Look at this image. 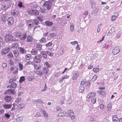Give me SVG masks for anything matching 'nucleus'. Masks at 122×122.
<instances>
[{"mask_svg":"<svg viewBox=\"0 0 122 122\" xmlns=\"http://www.w3.org/2000/svg\"><path fill=\"white\" fill-rule=\"evenodd\" d=\"M5 1V4L2 5V8L3 10L9 8L11 5V3L10 1L8 0H3Z\"/></svg>","mask_w":122,"mask_h":122,"instance_id":"f257e3e1","label":"nucleus"},{"mask_svg":"<svg viewBox=\"0 0 122 122\" xmlns=\"http://www.w3.org/2000/svg\"><path fill=\"white\" fill-rule=\"evenodd\" d=\"M43 5L47 10H50L51 9L52 3L49 1H47L44 2Z\"/></svg>","mask_w":122,"mask_h":122,"instance_id":"f03ea898","label":"nucleus"},{"mask_svg":"<svg viewBox=\"0 0 122 122\" xmlns=\"http://www.w3.org/2000/svg\"><path fill=\"white\" fill-rule=\"evenodd\" d=\"M13 36L11 35H6L5 36V41L7 42H11V41H15V39L13 38Z\"/></svg>","mask_w":122,"mask_h":122,"instance_id":"7ed1b4c3","label":"nucleus"},{"mask_svg":"<svg viewBox=\"0 0 122 122\" xmlns=\"http://www.w3.org/2000/svg\"><path fill=\"white\" fill-rule=\"evenodd\" d=\"M42 57L41 54H38L36 56L33 58L34 62L36 63H39L41 61Z\"/></svg>","mask_w":122,"mask_h":122,"instance_id":"20e7f679","label":"nucleus"},{"mask_svg":"<svg viewBox=\"0 0 122 122\" xmlns=\"http://www.w3.org/2000/svg\"><path fill=\"white\" fill-rule=\"evenodd\" d=\"M13 107L11 109V111H13L15 109V107H17L15 108H17V109H20L23 108V107L24 106L22 104H18L17 105H15L14 104H13Z\"/></svg>","mask_w":122,"mask_h":122,"instance_id":"39448f33","label":"nucleus"},{"mask_svg":"<svg viewBox=\"0 0 122 122\" xmlns=\"http://www.w3.org/2000/svg\"><path fill=\"white\" fill-rule=\"evenodd\" d=\"M8 24L9 26H11L13 25L14 23V19L13 17H9L7 19Z\"/></svg>","mask_w":122,"mask_h":122,"instance_id":"423d86ee","label":"nucleus"},{"mask_svg":"<svg viewBox=\"0 0 122 122\" xmlns=\"http://www.w3.org/2000/svg\"><path fill=\"white\" fill-rule=\"evenodd\" d=\"M18 68L14 66H12L10 68L11 72L14 74H16L18 73Z\"/></svg>","mask_w":122,"mask_h":122,"instance_id":"0eeeda50","label":"nucleus"},{"mask_svg":"<svg viewBox=\"0 0 122 122\" xmlns=\"http://www.w3.org/2000/svg\"><path fill=\"white\" fill-rule=\"evenodd\" d=\"M10 50V48L9 47L3 48L1 51V54L4 55L8 53Z\"/></svg>","mask_w":122,"mask_h":122,"instance_id":"6e6552de","label":"nucleus"},{"mask_svg":"<svg viewBox=\"0 0 122 122\" xmlns=\"http://www.w3.org/2000/svg\"><path fill=\"white\" fill-rule=\"evenodd\" d=\"M14 35L16 38H19L21 37L23 35V33L20 31L18 30L16 31Z\"/></svg>","mask_w":122,"mask_h":122,"instance_id":"1a4fd4ad","label":"nucleus"},{"mask_svg":"<svg viewBox=\"0 0 122 122\" xmlns=\"http://www.w3.org/2000/svg\"><path fill=\"white\" fill-rule=\"evenodd\" d=\"M15 93V89H11L8 90L4 92V94H6L7 93L11 94H14Z\"/></svg>","mask_w":122,"mask_h":122,"instance_id":"9d476101","label":"nucleus"},{"mask_svg":"<svg viewBox=\"0 0 122 122\" xmlns=\"http://www.w3.org/2000/svg\"><path fill=\"white\" fill-rule=\"evenodd\" d=\"M119 51V47L118 46H117L113 49L112 52L114 54L116 55L118 53Z\"/></svg>","mask_w":122,"mask_h":122,"instance_id":"9b49d317","label":"nucleus"},{"mask_svg":"<svg viewBox=\"0 0 122 122\" xmlns=\"http://www.w3.org/2000/svg\"><path fill=\"white\" fill-rule=\"evenodd\" d=\"M79 75L78 72L77 71L73 73L72 79L74 80H76L77 78L79 76Z\"/></svg>","mask_w":122,"mask_h":122,"instance_id":"f8f14e48","label":"nucleus"},{"mask_svg":"<svg viewBox=\"0 0 122 122\" xmlns=\"http://www.w3.org/2000/svg\"><path fill=\"white\" fill-rule=\"evenodd\" d=\"M95 94L96 93L94 92H91L87 95V98L88 99V100L91 99L92 98L94 97Z\"/></svg>","mask_w":122,"mask_h":122,"instance_id":"ddd939ff","label":"nucleus"},{"mask_svg":"<svg viewBox=\"0 0 122 122\" xmlns=\"http://www.w3.org/2000/svg\"><path fill=\"white\" fill-rule=\"evenodd\" d=\"M17 86L16 84L14 82H11L9 85L7 87H10V88H15Z\"/></svg>","mask_w":122,"mask_h":122,"instance_id":"4468645a","label":"nucleus"},{"mask_svg":"<svg viewBox=\"0 0 122 122\" xmlns=\"http://www.w3.org/2000/svg\"><path fill=\"white\" fill-rule=\"evenodd\" d=\"M115 31V28L113 27H112L111 29L109 30V32L107 34V35H108L109 36H111L112 34L114 33Z\"/></svg>","mask_w":122,"mask_h":122,"instance_id":"2eb2a0df","label":"nucleus"},{"mask_svg":"<svg viewBox=\"0 0 122 122\" xmlns=\"http://www.w3.org/2000/svg\"><path fill=\"white\" fill-rule=\"evenodd\" d=\"M19 12V11L17 10H15L12 11L11 13L12 15L15 16L18 15Z\"/></svg>","mask_w":122,"mask_h":122,"instance_id":"dca6fc26","label":"nucleus"},{"mask_svg":"<svg viewBox=\"0 0 122 122\" xmlns=\"http://www.w3.org/2000/svg\"><path fill=\"white\" fill-rule=\"evenodd\" d=\"M45 25L47 26H51L53 24L52 22L49 21H46L44 22Z\"/></svg>","mask_w":122,"mask_h":122,"instance_id":"f3484780","label":"nucleus"},{"mask_svg":"<svg viewBox=\"0 0 122 122\" xmlns=\"http://www.w3.org/2000/svg\"><path fill=\"white\" fill-rule=\"evenodd\" d=\"M33 39L32 37L30 36H27V41L28 42H32Z\"/></svg>","mask_w":122,"mask_h":122,"instance_id":"a211bd4d","label":"nucleus"},{"mask_svg":"<svg viewBox=\"0 0 122 122\" xmlns=\"http://www.w3.org/2000/svg\"><path fill=\"white\" fill-rule=\"evenodd\" d=\"M18 50L20 51V53L22 54H24L26 52V51L24 48L21 47L19 48Z\"/></svg>","mask_w":122,"mask_h":122,"instance_id":"6ab92c4d","label":"nucleus"},{"mask_svg":"<svg viewBox=\"0 0 122 122\" xmlns=\"http://www.w3.org/2000/svg\"><path fill=\"white\" fill-rule=\"evenodd\" d=\"M27 23H28V29L30 30L32 27L33 28V23L32 22L30 23L29 22V21H27Z\"/></svg>","mask_w":122,"mask_h":122,"instance_id":"aec40b11","label":"nucleus"},{"mask_svg":"<svg viewBox=\"0 0 122 122\" xmlns=\"http://www.w3.org/2000/svg\"><path fill=\"white\" fill-rule=\"evenodd\" d=\"M12 99L11 96H7L4 98V99L5 102H10Z\"/></svg>","mask_w":122,"mask_h":122,"instance_id":"412c9836","label":"nucleus"},{"mask_svg":"<svg viewBox=\"0 0 122 122\" xmlns=\"http://www.w3.org/2000/svg\"><path fill=\"white\" fill-rule=\"evenodd\" d=\"M41 54V55H42L43 58L45 59H46L47 58V55L46 54V51H42Z\"/></svg>","mask_w":122,"mask_h":122,"instance_id":"4be33fe9","label":"nucleus"},{"mask_svg":"<svg viewBox=\"0 0 122 122\" xmlns=\"http://www.w3.org/2000/svg\"><path fill=\"white\" fill-rule=\"evenodd\" d=\"M23 119L22 117H19L15 119L14 121L15 122H20Z\"/></svg>","mask_w":122,"mask_h":122,"instance_id":"5701e85b","label":"nucleus"},{"mask_svg":"<svg viewBox=\"0 0 122 122\" xmlns=\"http://www.w3.org/2000/svg\"><path fill=\"white\" fill-rule=\"evenodd\" d=\"M42 73L43 74H47L49 71V69L45 67H44L42 69Z\"/></svg>","mask_w":122,"mask_h":122,"instance_id":"b1692460","label":"nucleus"},{"mask_svg":"<svg viewBox=\"0 0 122 122\" xmlns=\"http://www.w3.org/2000/svg\"><path fill=\"white\" fill-rule=\"evenodd\" d=\"M39 12L38 10L36 9H33L32 15L37 16L39 15Z\"/></svg>","mask_w":122,"mask_h":122,"instance_id":"393cba45","label":"nucleus"},{"mask_svg":"<svg viewBox=\"0 0 122 122\" xmlns=\"http://www.w3.org/2000/svg\"><path fill=\"white\" fill-rule=\"evenodd\" d=\"M26 37V34L23 33L22 36L21 37H20L19 38L21 40H25Z\"/></svg>","mask_w":122,"mask_h":122,"instance_id":"a878e982","label":"nucleus"},{"mask_svg":"<svg viewBox=\"0 0 122 122\" xmlns=\"http://www.w3.org/2000/svg\"><path fill=\"white\" fill-rule=\"evenodd\" d=\"M38 52L37 50L36 49H33L31 51V53L32 55H35L37 54Z\"/></svg>","mask_w":122,"mask_h":122,"instance_id":"bb28decb","label":"nucleus"},{"mask_svg":"<svg viewBox=\"0 0 122 122\" xmlns=\"http://www.w3.org/2000/svg\"><path fill=\"white\" fill-rule=\"evenodd\" d=\"M12 105V104H4L3 105V107L6 109H9L11 108Z\"/></svg>","mask_w":122,"mask_h":122,"instance_id":"cd10ccee","label":"nucleus"},{"mask_svg":"<svg viewBox=\"0 0 122 122\" xmlns=\"http://www.w3.org/2000/svg\"><path fill=\"white\" fill-rule=\"evenodd\" d=\"M18 47V44L16 43L13 44L11 46V48L13 49H15L16 48H17Z\"/></svg>","mask_w":122,"mask_h":122,"instance_id":"c85d7f7f","label":"nucleus"},{"mask_svg":"<svg viewBox=\"0 0 122 122\" xmlns=\"http://www.w3.org/2000/svg\"><path fill=\"white\" fill-rule=\"evenodd\" d=\"M112 117L113 122H117L118 118L116 116H113Z\"/></svg>","mask_w":122,"mask_h":122,"instance_id":"c756f323","label":"nucleus"},{"mask_svg":"<svg viewBox=\"0 0 122 122\" xmlns=\"http://www.w3.org/2000/svg\"><path fill=\"white\" fill-rule=\"evenodd\" d=\"M7 20V18L5 15H3L1 17V20L3 22H5Z\"/></svg>","mask_w":122,"mask_h":122,"instance_id":"7c9ffc66","label":"nucleus"},{"mask_svg":"<svg viewBox=\"0 0 122 122\" xmlns=\"http://www.w3.org/2000/svg\"><path fill=\"white\" fill-rule=\"evenodd\" d=\"M14 56L15 57L18 56L19 54V52L17 50H15L13 51Z\"/></svg>","mask_w":122,"mask_h":122,"instance_id":"2f4dec72","label":"nucleus"},{"mask_svg":"<svg viewBox=\"0 0 122 122\" xmlns=\"http://www.w3.org/2000/svg\"><path fill=\"white\" fill-rule=\"evenodd\" d=\"M33 11V9H28L27 10V11L29 14L32 15Z\"/></svg>","mask_w":122,"mask_h":122,"instance_id":"473e14b6","label":"nucleus"},{"mask_svg":"<svg viewBox=\"0 0 122 122\" xmlns=\"http://www.w3.org/2000/svg\"><path fill=\"white\" fill-rule=\"evenodd\" d=\"M88 100L89 101H91L93 104H94L96 102V99L94 97L92 98L89 100Z\"/></svg>","mask_w":122,"mask_h":122,"instance_id":"72a5a7b5","label":"nucleus"},{"mask_svg":"<svg viewBox=\"0 0 122 122\" xmlns=\"http://www.w3.org/2000/svg\"><path fill=\"white\" fill-rule=\"evenodd\" d=\"M84 86H80L79 88L78 91L80 92H82L84 91Z\"/></svg>","mask_w":122,"mask_h":122,"instance_id":"f704fd0d","label":"nucleus"},{"mask_svg":"<svg viewBox=\"0 0 122 122\" xmlns=\"http://www.w3.org/2000/svg\"><path fill=\"white\" fill-rule=\"evenodd\" d=\"M25 80V78L24 76H22L20 77L19 80V82L21 83L24 81Z\"/></svg>","mask_w":122,"mask_h":122,"instance_id":"c9c22d12","label":"nucleus"},{"mask_svg":"<svg viewBox=\"0 0 122 122\" xmlns=\"http://www.w3.org/2000/svg\"><path fill=\"white\" fill-rule=\"evenodd\" d=\"M46 51V53L49 56H53L54 53L52 52L49 51Z\"/></svg>","mask_w":122,"mask_h":122,"instance_id":"e433bc0d","label":"nucleus"},{"mask_svg":"<svg viewBox=\"0 0 122 122\" xmlns=\"http://www.w3.org/2000/svg\"><path fill=\"white\" fill-rule=\"evenodd\" d=\"M97 92L103 96H104L106 95L105 93L103 91H98Z\"/></svg>","mask_w":122,"mask_h":122,"instance_id":"4c0bfd02","label":"nucleus"},{"mask_svg":"<svg viewBox=\"0 0 122 122\" xmlns=\"http://www.w3.org/2000/svg\"><path fill=\"white\" fill-rule=\"evenodd\" d=\"M33 102L35 103L36 102H39L42 103V102L40 99H38L37 100H34L33 101Z\"/></svg>","mask_w":122,"mask_h":122,"instance_id":"58836bf2","label":"nucleus"},{"mask_svg":"<svg viewBox=\"0 0 122 122\" xmlns=\"http://www.w3.org/2000/svg\"><path fill=\"white\" fill-rule=\"evenodd\" d=\"M31 56V54H27L25 56V57L26 60H29L30 59Z\"/></svg>","mask_w":122,"mask_h":122,"instance_id":"ea45409f","label":"nucleus"},{"mask_svg":"<svg viewBox=\"0 0 122 122\" xmlns=\"http://www.w3.org/2000/svg\"><path fill=\"white\" fill-rule=\"evenodd\" d=\"M67 114V113L66 112L63 111H61L59 113V114L61 115V116H66Z\"/></svg>","mask_w":122,"mask_h":122,"instance_id":"a19ab883","label":"nucleus"},{"mask_svg":"<svg viewBox=\"0 0 122 122\" xmlns=\"http://www.w3.org/2000/svg\"><path fill=\"white\" fill-rule=\"evenodd\" d=\"M13 55L12 53L11 52H10L8 53L7 55V56L8 58H12L13 57Z\"/></svg>","mask_w":122,"mask_h":122,"instance_id":"79ce46f5","label":"nucleus"},{"mask_svg":"<svg viewBox=\"0 0 122 122\" xmlns=\"http://www.w3.org/2000/svg\"><path fill=\"white\" fill-rule=\"evenodd\" d=\"M34 24L36 25H38L40 24V23L37 19H35L33 20Z\"/></svg>","mask_w":122,"mask_h":122,"instance_id":"37998d69","label":"nucleus"},{"mask_svg":"<svg viewBox=\"0 0 122 122\" xmlns=\"http://www.w3.org/2000/svg\"><path fill=\"white\" fill-rule=\"evenodd\" d=\"M36 46V48L38 50L40 51L41 50L42 47L41 45L40 44H37Z\"/></svg>","mask_w":122,"mask_h":122,"instance_id":"c03bdc74","label":"nucleus"},{"mask_svg":"<svg viewBox=\"0 0 122 122\" xmlns=\"http://www.w3.org/2000/svg\"><path fill=\"white\" fill-rule=\"evenodd\" d=\"M72 101V98L71 97L69 98L67 101V103L68 104H71Z\"/></svg>","mask_w":122,"mask_h":122,"instance_id":"a18cd8bd","label":"nucleus"},{"mask_svg":"<svg viewBox=\"0 0 122 122\" xmlns=\"http://www.w3.org/2000/svg\"><path fill=\"white\" fill-rule=\"evenodd\" d=\"M112 104L111 102H109L107 105V107L109 110V111L111 110L112 108Z\"/></svg>","mask_w":122,"mask_h":122,"instance_id":"49530a36","label":"nucleus"},{"mask_svg":"<svg viewBox=\"0 0 122 122\" xmlns=\"http://www.w3.org/2000/svg\"><path fill=\"white\" fill-rule=\"evenodd\" d=\"M19 66L20 71L22 70L23 68V66L21 63H19Z\"/></svg>","mask_w":122,"mask_h":122,"instance_id":"de8ad7c7","label":"nucleus"},{"mask_svg":"<svg viewBox=\"0 0 122 122\" xmlns=\"http://www.w3.org/2000/svg\"><path fill=\"white\" fill-rule=\"evenodd\" d=\"M46 41V39L44 37H42L40 40V41L41 43H44Z\"/></svg>","mask_w":122,"mask_h":122,"instance_id":"09e8293b","label":"nucleus"},{"mask_svg":"<svg viewBox=\"0 0 122 122\" xmlns=\"http://www.w3.org/2000/svg\"><path fill=\"white\" fill-rule=\"evenodd\" d=\"M70 29L71 32H73L74 29V26L73 25H71L70 27Z\"/></svg>","mask_w":122,"mask_h":122,"instance_id":"8fccbe9b","label":"nucleus"},{"mask_svg":"<svg viewBox=\"0 0 122 122\" xmlns=\"http://www.w3.org/2000/svg\"><path fill=\"white\" fill-rule=\"evenodd\" d=\"M97 76L96 75L94 76L92 78V81H95L97 79Z\"/></svg>","mask_w":122,"mask_h":122,"instance_id":"3c124183","label":"nucleus"},{"mask_svg":"<svg viewBox=\"0 0 122 122\" xmlns=\"http://www.w3.org/2000/svg\"><path fill=\"white\" fill-rule=\"evenodd\" d=\"M92 7V8H94L95 6V2L93 1H91Z\"/></svg>","mask_w":122,"mask_h":122,"instance_id":"603ef678","label":"nucleus"},{"mask_svg":"<svg viewBox=\"0 0 122 122\" xmlns=\"http://www.w3.org/2000/svg\"><path fill=\"white\" fill-rule=\"evenodd\" d=\"M52 42H49L46 44V46L47 47L51 46L52 45Z\"/></svg>","mask_w":122,"mask_h":122,"instance_id":"864d4df0","label":"nucleus"},{"mask_svg":"<svg viewBox=\"0 0 122 122\" xmlns=\"http://www.w3.org/2000/svg\"><path fill=\"white\" fill-rule=\"evenodd\" d=\"M43 114L44 116L45 117H48V115L47 113L44 110H43Z\"/></svg>","mask_w":122,"mask_h":122,"instance_id":"5fc2aeb1","label":"nucleus"},{"mask_svg":"<svg viewBox=\"0 0 122 122\" xmlns=\"http://www.w3.org/2000/svg\"><path fill=\"white\" fill-rule=\"evenodd\" d=\"M34 66V68L36 70H38L40 69V67L38 66L36 64H35Z\"/></svg>","mask_w":122,"mask_h":122,"instance_id":"6e6d98bb","label":"nucleus"},{"mask_svg":"<svg viewBox=\"0 0 122 122\" xmlns=\"http://www.w3.org/2000/svg\"><path fill=\"white\" fill-rule=\"evenodd\" d=\"M21 100V99L20 97H18L17 98L15 101V102L18 103L20 102Z\"/></svg>","mask_w":122,"mask_h":122,"instance_id":"4d7b16f0","label":"nucleus"},{"mask_svg":"<svg viewBox=\"0 0 122 122\" xmlns=\"http://www.w3.org/2000/svg\"><path fill=\"white\" fill-rule=\"evenodd\" d=\"M99 69L98 68H95L93 69V71L95 72H97L99 71Z\"/></svg>","mask_w":122,"mask_h":122,"instance_id":"13d9d810","label":"nucleus"},{"mask_svg":"<svg viewBox=\"0 0 122 122\" xmlns=\"http://www.w3.org/2000/svg\"><path fill=\"white\" fill-rule=\"evenodd\" d=\"M36 73L39 75H41L43 74L42 72L41 71H37L36 72Z\"/></svg>","mask_w":122,"mask_h":122,"instance_id":"bf43d9fd","label":"nucleus"},{"mask_svg":"<svg viewBox=\"0 0 122 122\" xmlns=\"http://www.w3.org/2000/svg\"><path fill=\"white\" fill-rule=\"evenodd\" d=\"M117 17L114 15H113L111 18V20L112 21L115 20L116 19Z\"/></svg>","mask_w":122,"mask_h":122,"instance_id":"052dcab7","label":"nucleus"},{"mask_svg":"<svg viewBox=\"0 0 122 122\" xmlns=\"http://www.w3.org/2000/svg\"><path fill=\"white\" fill-rule=\"evenodd\" d=\"M16 79L15 78H14L11 79H10L9 81V82L10 83L12 82L13 81H15Z\"/></svg>","mask_w":122,"mask_h":122,"instance_id":"680f3d73","label":"nucleus"},{"mask_svg":"<svg viewBox=\"0 0 122 122\" xmlns=\"http://www.w3.org/2000/svg\"><path fill=\"white\" fill-rule=\"evenodd\" d=\"M18 5L19 7H24L23 5L22 2L19 1L18 3Z\"/></svg>","mask_w":122,"mask_h":122,"instance_id":"e2e57ef3","label":"nucleus"},{"mask_svg":"<svg viewBox=\"0 0 122 122\" xmlns=\"http://www.w3.org/2000/svg\"><path fill=\"white\" fill-rule=\"evenodd\" d=\"M41 114L39 112H37L36 115L35 116V117H39L41 116Z\"/></svg>","mask_w":122,"mask_h":122,"instance_id":"0e129e2a","label":"nucleus"},{"mask_svg":"<svg viewBox=\"0 0 122 122\" xmlns=\"http://www.w3.org/2000/svg\"><path fill=\"white\" fill-rule=\"evenodd\" d=\"M44 65L48 67H50V65L47 62H46L44 63Z\"/></svg>","mask_w":122,"mask_h":122,"instance_id":"69168bd1","label":"nucleus"},{"mask_svg":"<svg viewBox=\"0 0 122 122\" xmlns=\"http://www.w3.org/2000/svg\"><path fill=\"white\" fill-rule=\"evenodd\" d=\"M86 82L84 81H82L81 83V86H84Z\"/></svg>","mask_w":122,"mask_h":122,"instance_id":"338daca9","label":"nucleus"},{"mask_svg":"<svg viewBox=\"0 0 122 122\" xmlns=\"http://www.w3.org/2000/svg\"><path fill=\"white\" fill-rule=\"evenodd\" d=\"M71 44L72 45H74L75 44H78V42L77 41H74L71 42Z\"/></svg>","mask_w":122,"mask_h":122,"instance_id":"774afa93","label":"nucleus"}]
</instances>
